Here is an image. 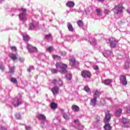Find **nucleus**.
Instances as JSON below:
<instances>
[{"instance_id": "12", "label": "nucleus", "mask_w": 130, "mask_h": 130, "mask_svg": "<svg viewBox=\"0 0 130 130\" xmlns=\"http://www.w3.org/2000/svg\"><path fill=\"white\" fill-rule=\"evenodd\" d=\"M104 128L105 130H111L112 129V127L110 125V124L108 123V122H106L105 123Z\"/></svg>"}, {"instance_id": "8", "label": "nucleus", "mask_w": 130, "mask_h": 130, "mask_svg": "<svg viewBox=\"0 0 130 130\" xmlns=\"http://www.w3.org/2000/svg\"><path fill=\"white\" fill-rule=\"evenodd\" d=\"M122 123H123V125L122 126L123 127H128L129 126V120L127 119L124 117H123L122 119Z\"/></svg>"}, {"instance_id": "14", "label": "nucleus", "mask_w": 130, "mask_h": 130, "mask_svg": "<svg viewBox=\"0 0 130 130\" xmlns=\"http://www.w3.org/2000/svg\"><path fill=\"white\" fill-rule=\"evenodd\" d=\"M112 83V80L111 79H106L104 81V83L106 86H109Z\"/></svg>"}, {"instance_id": "9", "label": "nucleus", "mask_w": 130, "mask_h": 130, "mask_svg": "<svg viewBox=\"0 0 130 130\" xmlns=\"http://www.w3.org/2000/svg\"><path fill=\"white\" fill-rule=\"evenodd\" d=\"M120 82L121 84H122L124 86L127 85V81H126V77L125 76H120Z\"/></svg>"}, {"instance_id": "18", "label": "nucleus", "mask_w": 130, "mask_h": 130, "mask_svg": "<svg viewBox=\"0 0 130 130\" xmlns=\"http://www.w3.org/2000/svg\"><path fill=\"white\" fill-rule=\"evenodd\" d=\"M50 107L51 109L55 110L58 106H57V104L55 102H52L50 104Z\"/></svg>"}, {"instance_id": "49", "label": "nucleus", "mask_w": 130, "mask_h": 130, "mask_svg": "<svg viewBox=\"0 0 130 130\" xmlns=\"http://www.w3.org/2000/svg\"><path fill=\"white\" fill-rule=\"evenodd\" d=\"M27 71V72H28V73H30L31 72V69L28 68Z\"/></svg>"}, {"instance_id": "17", "label": "nucleus", "mask_w": 130, "mask_h": 130, "mask_svg": "<svg viewBox=\"0 0 130 130\" xmlns=\"http://www.w3.org/2000/svg\"><path fill=\"white\" fill-rule=\"evenodd\" d=\"M9 57L11 58V59H12V60H17V59H18L17 55L14 53H11L9 54Z\"/></svg>"}, {"instance_id": "2", "label": "nucleus", "mask_w": 130, "mask_h": 130, "mask_svg": "<svg viewBox=\"0 0 130 130\" xmlns=\"http://www.w3.org/2000/svg\"><path fill=\"white\" fill-rule=\"evenodd\" d=\"M123 9H124V7H123L122 4H119L115 6L112 11H113L114 14L118 15V14H121V13H122V10H123Z\"/></svg>"}, {"instance_id": "51", "label": "nucleus", "mask_w": 130, "mask_h": 130, "mask_svg": "<svg viewBox=\"0 0 130 130\" xmlns=\"http://www.w3.org/2000/svg\"><path fill=\"white\" fill-rule=\"evenodd\" d=\"M99 2H103L104 0H98Z\"/></svg>"}, {"instance_id": "47", "label": "nucleus", "mask_w": 130, "mask_h": 130, "mask_svg": "<svg viewBox=\"0 0 130 130\" xmlns=\"http://www.w3.org/2000/svg\"><path fill=\"white\" fill-rule=\"evenodd\" d=\"M80 121L79 120V119H76L75 120H74V123H78V122H79Z\"/></svg>"}, {"instance_id": "25", "label": "nucleus", "mask_w": 130, "mask_h": 130, "mask_svg": "<svg viewBox=\"0 0 130 130\" xmlns=\"http://www.w3.org/2000/svg\"><path fill=\"white\" fill-rule=\"evenodd\" d=\"M77 25H78L79 27H82L83 25H84V22H83V20H78L77 22Z\"/></svg>"}, {"instance_id": "22", "label": "nucleus", "mask_w": 130, "mask_h": 130, "mask_svg": "<svg viewBox=\"0 0 130 130\" xmlns=\"http://www.w3.org/2000/svg\"><path fill=\"white\" fill-rule=\"evenodd\" d=\"M9 74H14V73H15V66H13L12 68H11L10 67H9Z\"/></svg>"}, {"instance_id": "39", "label": "nucleus", "mask_w": 130, "mask_h": 130, "mask_svg": "<svg viewBox=\"0 0 130 130\" xmlns=\"http://www.w3.org/2000/svg\"><path fill=\"white\" fill-rule=\"evenodd\" d=\"M50 37H51V34H48L45 36V38H46V39H49V38H50Z\"/></svg>"}, {"instance_id": "16", "label": "nucleus", "mask_w": 130, "mask_h": 130, "mask_svg": "<svg viewBox=\"0 0 130 130\" xmlns=\"http://www.w3.org/2000/svg\"><path fill=\"white\" fill-rule=\"evenodd\" d=\"M37 118L38 119H41L42 120H43V121H44L46 119V117L43 114H39L37 116Z\"/></svg>"}, {"instance_id": "3", "label": "nucleus", "mask_w": 130, "mask_h": 130, "mask_svg": "<svg viewBox=\"0 0 130 130\" xmlns=\"http://www.w3.org/2000/svg\"><path fill=\"white\" fill-rule=\"evenodd\" d=\"M19 12H20L19 15L20 20H21V21H26V20H27V18L26 17V16L27 15V13H26V12H27V9L25 8H20L19 9Z\"/></svg>"}, {"instance_id": "44", "label": "nucleus", "mask_w": 130, "mask_h": 130, "mask_svg": "<svg viewBox=\"0 0 130 130\" xmlns=\"http://www.w3.org/2000/svg\"><path fill=\"white\" fill-rule=\"evenodd\" d=\"M0 70H1L2 72H4V71H5V67L0 66Z\"/></svg>"}, {"instance_id": "15", "label": "nucleus", "mask_w": 130, "mask_h": 130, "mask_svg": "<svg viewBox=\"0 0 130 130\" xmlns=\"http://www.w3.org/2000/svg\"><path fill=\"white\" fill-rule=\"evenodd\" d=\"M72 109L73 111H75V112L80 111V107L76 105H73L72 106Z\"/></svg>"}, {"instance_id": "11", "label": "nucleus", "mask_w": 130, "mask_h": 130, "mask_svg": "<svg viewBox=\"0 0 130 130\" xmlns=\"http://www.w3.org/2000/svg\"><path fill=\"white\" fill-rule=\"evenodd\" d=\"M51 91L54 95H55V94H58L59 88L58 86H54L51 89Z\"/></svg>"}, {"instance_id": "7", "label": "nucleus", "mask_w": 130, "mask_h": 130, "mask_svg": "<svg viewBox=\"0 0 130 130\" xmlns=\"http://www.w3.org/2000/svg\"><path fill=\"white\" fill-rule=\"evenodd\" d=\"M112 116V115L110 114V113L109 112V111H107V113H106L105 114V116L104 119V122L106 123L110 121V119H111Z\"/></svg>"}, {"instance_id": "26", "label": "nucleus", "mask_w": 130, "mask_h": 130, "mask_svg": "<svg viewBox=\"0 0 130 130\" xmlns=\"http://www.w3.org/2000/svg\"><path fill=\"white\" fill-rule=\"evenodd\" d=\"M11 81L12 83H13V84H16V85H18V81L17 80V79L15 78H12Z\"/></svg>"}, {"instance_id": "52", "label": "nucleus", "mask_w": 130, "mask_h": 130, "mask_svg": "<svg viewBox=\"0 0 130 130\" xmlns=\"http://www.w3.org/2000/svg\"><path fill=\"white\" fill-rule=\"evenodd\" d=\"M62 130H68V129H67L64 128H62Z\"/></svg>"}, {"instance_id": "31", "label": "nucleus", "mask_w": 130, "mask_h": 130, "mask_svg": "<svg viewBox=\"0 0 130 130\" xmlns=\"http://www.w3.org/2000/svg\"><path fill=\"white\" fill-rule=\"evenodd\" d=\"M63 117L66 120H69L70 119L69 116H68V114H63Z\"/></svg>"}, {"instance_id": "23", "label": "nucleus", "mask_w": 130, "mask_h": 130, "mask_svg": "<svg viewBox=\"0 0 130 130\" xmlns=\"http://www.w3.org/2000/svg\"><path fill=\"white\" fill-rule=\"evenodd\" d=\"M95 11L98 14V16H102V10L98 8L95 10Z\"/></svg>"}, {"instance_id": "19", "label": "nucleus", "mask_w": 130, "mask_h": 130, "mask_svg": "<svg viewBox=\"0 0 130 130\" xmlns=\"http://www.w3.org/2000/svg\"><path fill=\"white\" fill-rule=\"evenodd\" d=\"M69 62H70V65L71 66H75V63H76V58H72L69 59Z\"/></svg>"}, {"instance_id": "1", "label": "nucleus", "mask_w": 130, "mask_h": 130, "mask_svg": "<svg viewBox=\"0 0 130 130\" xmlns=\"http://www.w3.org/2000/svg\"><path fill=\"white\" fill-rule=\"evenodd\" d=\"M55 67L56 69H60L59 72L60 74H67L68 73V64L62 62H56Z\"/></svg>"}, {"instance_id": "4", "label": "nucleus", "mask_w": 130, "mask_h": 130, "mask_svg": "<svg viewBox=\"0 0 130 130\" xmlns=\"http://www.w3.org/2000/svg\"><path fill=\"white\" fill-rule=\"evenodd\" d=\"M81 76L82 77V78H87L88 79H90L91 77H92V74L89 71L83 70L81 72Z\"/></svg>"}, {"instance_id": "6", "label": "nucleus", "mask_w": 130, "mask_h": 130, "mask_svg": "<svg viewBox=\"0 0 130 130\" xmlns=\"http://www.w3.org/2000/svg\"><path fill=\"white\" fill-rule=\"evenodd\" d=\"M27 49L29 53L35 52V51H36V52H38V49H37V48H36V47L32 46V45L29 44H27Z\"/></svg>"}, {"instance_id": "42", "label": "nucleus", "mask_w": 130, "mask_h": 130, "mask_svg": "<svg viewBox=\"0 0 130 130\" xmlns=\"http://www.w3.org/2000/svg\"><path fill=\"white\" fill-rule=\"evenodd\" d=\"M1 130H7V127L6 126H1L0 128Z\"/></svg>"}, {"instance_id": "40", "label": "nucleus", "mask_w": 130, "mask_h": 130, "mask_svg": "<svg viewBox=\"0 0 130 130\" xmlns=\"http://www.w3.org/2000/svg\"><path fill=\"white\" fill-rule=\"evenodd\" d=\"M58 81V80H57L56 79H54L52 81V83L54 84V85H56V84H57Z\"/></svg>"}, {"instance_id": "45", "label": "nucleus", "mask_w": 130, "mask_h": 130, "mask_svg": "<svg viewBox=\"0 0 130 130\" xmlns=\"http://www.w3.org/2000/svg\"><path fill=\"white\" fill-rule=\"evenodd\" d=\"M93 70H99V68H98V66H94L93 67Z\"/></svg>"}, {"instance_id": "10", "label": "nucleus", "mask_w": 130, "mask_h": 130, "mask_svg": "<svg viewBox=\"0 0 130 130\" xmlns=\"http://www.w3.org/2000/svg\"><path fill=\"white\" fill-rule=\"evenodd\" d=\"M90 104L93 107H95L97 105V96H93V98L90 100Z\"/></svg>"}, {"instance_id": "36", "label": "nucleus", "mask_w": 130, "mask_h": 130, "mask_svg": "<svg viewBox=\"0 0 130 130\" xmlns=\"http://www.w3.org/2000/svg\"><path fill=\"white\" fill-rule=\"evenodd\" d=\"M47 50H48V51H49V52H51V51H52V50H53V48L51 46L47 48Z\"/></svg>"}, {"instance_id": "21", "label": "nucleus", "mask_w": 130, "mask_h": 130, "mask_svg": "<svg viewBox=\"0 0 130 130\" xmlns=\"http://www.w3.org/2000/svg\"><path fill=\"white\" fill-rule=\"evenodd\" d=\"M67 27L68 28V29L71 32H73V31H74V27H73V25L72 24V23L68 22Z\"/></svg>"}, {"instance_id": "48", "label": "nucleus", "mask_w": 130, "mask_h": 130, "mask_svg": "<svg viewBox=\"0 0 130 130\" xmlns=\"http://www.w3.org/2000/svg\"><path fill=\"white\" fill-rule=\"evenodd\" d=\"M96 120H97V122H99V121H100L99 117H96Z\"/></svg>"}, {"instance_id": "28", "label": "nucleus", "mask_w": 130, "mask_h": 130, "mask_svg": "<svg viewBox=\"0 0 130 130\" xmlns=\"http://www.w3.org/2000/svg\"><path fill=\"white\" fill-rule=\"evenodd\" d=\"M66 78L68 80H72L73 77L72 76V74H68L66 75Z\"/></svg>"}, {"instance_id": "32", "label": "nucleus", "mask_w": 130, "mask_h": 130, "mask_svg": "<svg viewBox=\"0 0 130 130\" xmlns=\"http://www.w3.org/2000/svg\"><path fill=\"white\" fill-rule=\"evenodd\" d=\"M10 49L12 51H14V52H16V51L17 50V47L16 46H11Z\"/></svg>"}, {"instance_id": "34", "label": "nucleus", "mask_w": 130, "mask_h": 130, "mask_svg": "<svg viewBox=\"0 0 130 130\" xmlns=\"http://www.w3.org/2000/svg\"><path fill=\"white\" fill-rule=\"evenodd\" d=\"M52 57L53 58H57V59H61L60 56H58L57 55H53Z\"/></svg>"}, {"instance_id": "41", "label": "nucleus", "mask_w": 130, "mask_h": 130, "mask_svg": "<svg viewBox=\"0 0 130 130\" xmlns=\"http://www.w3.org/2000/svg\"><path fill=\"white\" fill-rule=\"evenodd\" d=\"M25 129L26 130H30L32 128L30 126H25Z\"/></svg>"}, {"instance_id": "20", "label": "nucleus", "mask_w": 130, "mask_h": 130, "mask_svg": "<svg viewBox=\"0 0 130 130\" xmlns=\"http://www.w3.org/2000/svg\"><path fill=\"white\" fill-rule=\"evenodd\" d=\"M121 113H122V110L121 109H118L116 110L115 112V114L116 116H118V117H119V116L121 115Z\"/></svg>"}, {"instance_id": "29", "label": "nucleus", "mask_w": 130, "mask_h": 130, "mask_svg": "<svg viewBox=\"0 0 130 130\" xmlns=\"http://www.w3.org/2000/svg\"><path fill=\"white\" fill-rule=\"evenodd\" d=\"M57 84H58L59 86H62L63 85V83L62 82V81L60 79H59L58 80Z\"/></svg>"}, {"instance_id": "38", "label": "nucleus", "mask_w": 130, "mask_h": 130, "mask_svg": "<svg viewBox=\"0 0 130 130\" xmlns=\"http://www.w3.org/2000/svg\"><path fill=\"white\" fill-rule=\"evenodd\" d=\"M94 95H99V96H100V95H101V93H100V91L96 90L95 91Z\"/></svg>"}, {"instance_id": "13", "label": "nucleus", "mask_w": 130, "mask_h": 130, "mask_svg": "<svg viewBox=\"0 0 130 130\" xmlns=\"http://www.w3.org/2000/svg\"><path fill=\"white\" fill-rule=\"evenodd\" d=\"M67 7L68 8H73L75 7V3L74 2L69 1L66 3Z\"/></svg>"}, {"instance_id": "50", "label": "nucleus", "mask_w": 130, "mask_h": 130, "mask_svg": "<svg viewBox=\"0 0 130 130\" xmlns=\"http://www.w3.org/2000/svg\"><path fill=\"white\" fill-rule=\"evenodd\" d=\"M126 11L127 13H128V14H130V11H129L128 10H127Z\"/></svg>"}, {"instance_id": "27", "label": "nucleus", "mask_w": 130, "mask_h": 130, "mask_svg": "<svg viewBox=\"0 0 130 130\" xmlns=\"http://www.w3.org/2000/svg\"><path fill=\"white\" fill-rule=\"evenodd\" d=\"M20 104H22V102H21V101H20V100H18L17 103L14 104V106H15V107H18V106H19V105H20Z\"/></svg>"}, {"instance_id": "43", "label": "nucleus", "mask_w": 130, "mask_h": 130, "mask_svg": "<svg viewBox=\"0 0 130 130\" xmlns=\"http://www.w3.org/2000/svg\"><path fill=\"white\" fill-rule=\"evenodd\" d=\"M127 113H130V106L127 107Z\"/></svg>"}, {"instance_id": "5", "label": "nucleus", "mask_w": 130, "mask_h": 130, "mask_svg": "<svg viewBox=\"0 0 130 130\" xmlns=\"http://www.w3.org/2000/svg\"><path fill=\"white\" fill-rule=\"evenodd\" d=\"M108 40L110 47H111V48H115V47H116V44H117L116 40L114 38H110Z\"/></svg>"}, {"instance_id": "24", "label": "nucleus", "mask_w": 130, "mask_h": 130, "mask_svg": "<svg viewBox=\"0 0 130 130\" xmlns=\"http://www.w3.org/2000/svg\"><path fill=\"white\" fill-rule=\"evenodd\" d=\"M23 40L24 41H26L27 42H28V41H29V40H30V37L28 35H25V36H23Z\"/></svg>"}, {"instance_id": "46", "label": "nucleus", "mask_w": 130, "mask_h": 130, "mask_svg": "<svg viewBox=\"0 0 130 130\" xmlns=\"http://www.w3.org/2000/svg\"><path fill=\"white\" fill-rule=\"evenodd\" d=\"M60 111H61V113H62V114H64L65 113H64V110H63V109H61V110H60Z\"/></svg>"}, {"instance_id": "37", "label": "nucleus", "mask_w": 130, "mask_h": 130, "mask_svg": "<svg viewBox=\"0 0 130 130\" xmlns=\"http://www.w3.org/2000/svg\"><path fill=\"white\" fill-rule=\"evenodd\" d=\"M104 13H105V14H106V15H109L110 13V11H109L107 9H105Z\"/></svg>"}, {"instance_id": "33", "label": "nucleus", "mask_w": 130, "mask_h": 130, "mask_svg": "<svg viewBox=\"0 0 130 130\" xmlns=\"http://www.w3.org/2000/svg\"><path fill=\"white\" fill-rule=\"evenodd\" d=\"M84 90L85 92H90V88H89V86H86L84 87Z\"/></svg>"}, {"instance_id": "35", "label": "nucleus", "mask_w": 130, "mask_h": 130, "mask_svg": "<svg viewBox=\"0 0 130 130\" xmlns=\"http://www.w3.org/2000/svg\"><path fill=\"white\" fill-rule=\"evenodd\" d=\"M124 68L125 70H127V69H128V68H129V64H128V62H125Z\"/></svg>"}, {"instance_id": "30", "label": "nucleus", "mask_w": 130, "mask_h": 130, "mask_svg": "<svg viewBox=\"0 0 130 130\" xmlns=\"http://www.w3.org/2000/svg\"><path fill=\"white\" fill-rule=\"evenodd\" d=\"M51 72L52 74H57V73H58L57 70L55 69H51Z\"/></svg>"}]
</instances>
